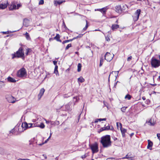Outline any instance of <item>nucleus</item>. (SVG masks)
<instances>
[{"label":"nucleus","instance_id":"nucleus-1","mask_svg":"<svg viewBox=\"0 0 160 160\" xmlns=\"http://www.w3.org/2000/svg\"><path fill=\"white\" fill-rule=\"evenodd\" d=\"M101 143L104 148H107L111 145L110 136L106 135L101 137Z\"/></svg>","mask_w":160,"mask_h":160},{"label":"nucleus","instance_id":"nucleus-2","mask_svg":"<svg viewBox=\"0 0 160 160\" xmlns=\"http://www.w3.org/2000/svg\"><path fill=\"white\" fill-rule=\"evenodd\" d=\"M17 75L19 78H25L27 76L26 69L23 68L20 69L17 72Z\"/></svg>","mask_w":160,"mask_h":160},{"label":"nucleus","instance_id":"nucleus-3","mask_svg":"<svg viewBox=\"0 0 160 160\" xmlns=\"http://www.w3.org/2000/svg\"><path fill=\"white\" fill-rule=\"evenodd\" d=\"M24 54L23 52L22 48H20L15 54H12V58L13 59L15 57L22 58H24Z\"/></svg>","mask_w":160,"mask_h":160},{"label":"nucleus","instance_id":"nucleus-4","mask_svg":"<svg viewBox=\"0 0 160 160\" xmlns=\"http://www.w3.org/2000/svg\"><path fill=\"white\" fill-rule=\"evenodd\" d=\"M151 64L152 67L157 68L160 66V61L154 58H152L151 59Z\"/></svg>","mask_w":160,"mask_h":160},{"label":"nucleus","instance_id":"nucleus-5","mask_svg":"<svg viewBox=\"0 0 160 160\" xmlns=\"http://www.w3.org/2000/svg\"><path fill=\"white\" fill-rule=\"evenodd\" d=\"M114 54L107 52L104 55V59L108 62H110L113 58Z\"/></svg>","mask_w":160,"mask_h":160},{"label":"nucleus","instance_id":"nucleus-6","mask_svg":"<svg viewBox=\"0 0 160 160\" xmlns=\"http://www.w3.org/2000/svg\"><path fill=\"white\" fill-rule=\"evenodd\" d=\"M8 5V1L4 0L0 2V9H4L6 8Z\"/></svg>","mask_w":160,"mask_h":160},{"label":"nucleus","instance_id":"nucleus-7","mask_svg":"<svg viewBox=\"0 0 160 160\" xmlns=\"http://www.w3.org/2000/svg\"><path fill=\"white\" fill-rule=\"evenodd\" d=\"M141 10L140 9H138L135 12L133 16V19L134 21H137L139 18V15L141 13Z\"/></svg>","mask_w":160,"mask_h":160},{"label":"nucleus","instance_id":"nucleus-8","mask_svg":"<svg viewBox=\"0 0 160 160\" xmlns=\"http://www.w3.org/2000/svg\"><path fill=\"white\" fill-rule=\"evenodd\" d=\"M90 146L93 153H96L98 152V147L97 144L91 145Z\"/></svg>","mask_w":160,"mask_h":160},{"label":"nucleus","instance_id":"nucleus-9","mask_svg":"<svg viewBox=\"0 0 160 160\" xmlns=\"http://www.w3.org/2000/svg\"><path fill=\"white\" fill-rule=\"evenodd\" d=\"M120 127V128L121 130L122 136L123 137H125V133L127 131V130L125 128H122V124L121 123H119Z\"/></svg>","mask_w":160,"mask_h":160},{"label":"nucleus","instance_id":"nucleus-10","mask_svg":"<svg viewBox=\"0 0 160 160\" xmlns=\"http://www.w3.org/2000/svg\"><path fill=\"white\" fill-rule=\"evenodd\" d=\"M45 91V90L44 88H41L39 93V94L38 95V100H40L43 96L44 92Z\"/></svg>","mask_w":160,"mask_h":160},{"label":"nucleus","instance_id":"nucleus-11","mask_svg":"<svg viewBox=\"0 0 160 160\" xmlns=\"http://www.w3.org/2000/svg\"><path fill=\"white\" fill-rule=\"evenodd\" d=\"M28 123L26 122L22 123V131H23L28 128Z\"/></svg>","mask_w":160,"mask_h":160},{"label":"nucleus","instance_id":"nucleus-12","mask_svg":"<svg viewBox=\"0 0 160 160\" xmlns=\"http://www.w3.org/2000/svg\"><path fill=\"white\" fill-rule=\"evenodd\" d=\"M148 145L147 147V148L148 149H149L150 150H151L152 149V146L153 143L150 140H148Z\"/></svg>","mask_w":160,"mask_h":160},{"label":"nucleus","instance_id":"nucleus-13","mask_svg":"<svg viewBox=\"0 0 160 160\" xmlns=\"http://www.w3.org/2000/svg\"><path fill=\"white\" fill-rule=\"evenodd\" d=\"M146 123H148L149 125L154 126L155 125V122L153 121L152 122L151 119H149L148 120H147Z\"/></svg>","mask_w":160,"mask_h":160},{"label":"nucleus","instance_id":"nucleus-14","mask_svg":"<svg viewBox=\"0 0 160 160\" xmlns=\"http://www.w3.org/2000/svg\"><path fill=\"white\" fill-rule=\"evenodd\" d=\"M29 20L27 19H24L23 20V25L27 27L29 25Z\"/></svg>","mask_w":160,"mask_h":160},{"label":"nucleus","instance_id":"nucleus-15","mask_svg":"<svg viewBox=\"0 0 160 160\" xmlns=\"http://www.w3.org/2000/svg\"><path fill=\"white\" fill-rule=\"evenodd\" d=\"M7 80L8 81L11 82H15L16 81L14 78L10 77H9L8 78Z\"/></svg>","mask_w":160,"mask_h":160},{"label":"nucleus","instance_id":"nucleus-16","mask_svg":"<svg viewBox=\"0 0 160 160\" xmlns=\"http://www.w3.org/2000/svg\"><path fill=\"white\" fill-rule=\"evenodd\" d=\"M65 2V1H59L57 0H55L54 1V5L55 6H57V4L60 5L63 2Z\"/></svg>","mask_w":160,"mask_h":160},{"label":"nucleus","instance_id":"nucleus-17","mask_svg":"<svg viewBox=\"0 0 160 160\" xmlns=\"http://www.w3.org/2000/svg\"><path fill=\"white\" fill-rule=\"evenodd\" d=\"M58 66L57 65H56L54 68V73L56 74L57 76H58L59 75L58 72Z\"/></svg>","mask_w":160,"mask_h":160},{"label":"nucleus","instance_id":"nucleus-18","mask_svg":"<svg viewBox=\"0 0 160 160\" xmlns=\"http://www.w3.org/2000/svg\"><path fill=\"white\" fill-rule=\"evenodd\" d=\"M71 104V103L70 102H69L67 104L65 105V110L68 111L69 110H70L71 108L70 107V105Z\"/></svg>","mask_w":160,"mask_h":160},{"label":"nucleus","instance_id":"nucleus-19","mask_svg":"<svg viewBox=\"0 0 160 160\" xmlns=\"http://www.w3.org/2000/svg\"><path fill=\"white\" fill-rule=\"evenodd\" d=\"M60 38V35L58 34H57L56 36L54 38V39L56 40L57 41L61 42V40L59 39Z\"/></svg>","mask_w":160,"mask_h":160},{"label":"nucleus","instance_id":"nucleus-20","mask_svg":"<svg viewBox=\"0 0 160 160\" xmlns=\"http://www.w3.org/2000/svg\"><path fill=\"white\" fill-rule=\"evenodd\" d=\"M119 26L118 24H113L112 25V29L114 30L115 29L118 28Z\"/></svg>","mask_w":160,"mask_h":160},{"label":"nucleus","instance_id":"nucleus-21","mask_svg":"<svg viewBox=\"0 0 160 160\" xmlns=\"http://www.w3.org/2000/svg\"><path fill=\"white\" fill-rule=\"evenodd\" d=\"M97 10L99 11L102 12H103V14L105 13L106 11V9L105 8H102L101 9H97Z\"/></svg>","mask_w":160,"mask_h":160},{"label":"nucleus","instance_id":"nucleus-22","mask_svg":"<svg viewBox=\"0 0 160 160\" xmlns=\"http://www.w3.org/2000/svg\"><path fill=\"white\" fill-rule=\"evenodd\" d=\"M110 129V126H107V127L102 128L100 129V131H102L105 130H108Z\"/></svg>","mask_w":160,"mask_h":160},{"label":"nucleus","instance_id":"nucleus-23","mask_svg":"<svg viewBox=\"0 0 160 160\" xmlns=\"http://www.w3.org/2000/svg\"><path fill=\"white\" fill-rule=\"evenodd\" d=\"M11 9H16V5L14 3H12L10 7Z\"/></svg>","mask_w":160,"mask_h":160},{"label":"nucleus","instance_id":"nucleus-24","mask_svg":"<svg viewBox=\"0 0 160 160\" xmlns=\"http://www.w3.org/2000/svg\"><path fill=\"white\" fill-rule=\"evenodd\" d=\"M85 81V79L82 77H80L78 78V81L80 82H82Z\"/></svg>","mask_w":160,"mask_h":160},{"label":"nucleus","instance_id":"nucleus-25","mask_svg":"<svg viewBox=\"0 0 160 160\" xmlns=\"http://www.w3.org/2000/svg\"><path fill=\"white\" fill-rule=\"evenodd\" d=\"M25 36L26 39L28 40H30L31 38L29 36V34H28V32H26L25 33Z\"/></svg>","mask_w":160,"mask_h":160},{"label":"nucleus","instance_id":"nucleus-26","mask_svg":"<svg viewBox=\"0 0 160 160\" xmlns=\"http://www.w3.org/2000/svg\"><path fill=\"white\" fill-rule=\"evenodd\" d=\"M81 64L79 63L78 64V72H79L81 70Z\"/></svg>","mask_w":160,"mask_h":160},{"label":"nucleus","instance_id":"nucleus-27","mask_svg":"<svg viewBox=\"0 0 160 160\" xmlns=\"http://www.w3.org/2000/svg\"><path fill=\"white\" fill-rule=\"evenodd\" d=\"M37 127H40L41 128H43L45 127V125L43 123H41L40 125H38Z\"/></svg>","mask_w":160,"mask_h":160},{"label":"nucleus","instance_id":"nucleus-28","mask_svg":"<svg viewBox=\"0 0 160 160\" xmlns=\"http://www.w3.org/2000/svg\"><path fill=\"white\" fill-rule=\"evenodd\" d=\"M31 51V49L30 48H27L26 49V52L25 53V54L26 56L28 55L29 53Z\"/></svg>","mask_w":160,"mask_h":160},{"label":"nucleus","instance_id":"nucleus-29","mask_svg":"<svg viewBox=\"0 0 160 160\" xmlns=\"http://www.w3.org/2000/svg\"><path fill=\"white\" fill-rule=\"evenodd\" d=\"M71 95L70 93H68L67 94H65L63 95V97L64 98H67L69 97Z\"/></svg>","mask_w":160,"mask_h":160},{"label":"nucleus","instance_id":"nucleus-30","mask_svg":"<svg viewBox=\"0 0 160 160\" xmlns=\"http://www.w3.org/2000/svg\"><path fill=\"white\" fill-rule=\"evenodd\" d=\"M131 97L129 94L127 95L125 97V98H127L128 100H130L131 99Z\"/></svg>","mask_w":160,"mask_h":160},{"label":"nucleus","instance_id":"nucleus-31","mask_svg":"<svg viewBox=\"0 0 160 160\" xmlns=\"http://www.w3.org/2000/svg\"><path fill=\"white\" fill-rule=\"evenodd\" d=\"M72 41V40H71V39H69V40H65L64 41H63L62 42V43L63 44L66 43H67V42H71V41Z\"/></svg>","mask_w":160,"mask_h":160},{"label":"nucleus","instance_id":"nucleus-32","mask_svg":"<svg viewBox=\"0 0 160 160\" xmlns=\"http://www.w3.org/2000/svg\"><path fill=\"white\" fill-rule=\"evenodd\" d=\"M72 45L71 44H68L65 48L66 50H68L69 48L71 47Z\"/></svg>","mask_w":160,"mask_h":160},{"label":"nucleus","instance_id":"nucleus-33","mask_svg":"<svg viewBox=\"0 0 160 160\" xmlns=\"http://www.w3.org/2000/svg\"><path fill=\"white\" fill-rule=\"evenodd\" d=\"M44 120H45V121H46V123L47 124H49V122H50V123H51V124H53V123H52V121H47V120L45 119H44Z\"/></svg>","mask_w":160,"mask_h":160},{"label":"nucleus","instance_id":"nucleus-34","mask_svg":"<svg viewBox=\"0 0 160 160\" xmlns=\"http://www.w3.org/2000/svg\"><path fill=\"white\" fill-rule=\"evenodd\" d=\"M28 125L27 126L28 128H32V127L33 123H30L28 124Z\"/></svg>","mask_w":160,"mask_h":160},{"label":"nucleus","instance_id":"nucleus-35","mask_svg":"<svg viewBox=\"0 0 160 160\" xmlns=\"http://www.w3.org/2000/svg\"><path fill=\"white\" fill-rule=\"evenodd\" d=\"M43 0H40L39 1L38 4L39 5H42L44 3Z\"/></svg>","mask_w":160,"mask_h":160},{"label":"nucleus","instance_id":"nucleus-36","mask_svg":"<svg viewBox=\"0 0 160 160\" xmlns=\"http://www.w3.org/2000/svg\"><path fill=\"white\" fill-rule=\"evenodd\" d=\"M15 131V129L14 128L12 129L11 130L9 131V133L10 134L11 133H12V134H13V133H14Z\"/></svg>","mask_w":160,"mask_h":160},{"label":"nucleus","instance_id":"nucleus-37","mask_svg":"<svg viewBox=\"0 0 160 160\" xmlns=\"http://www.w3.org/2000/svg\"><path fill=\"white\" fill-rule=\"evenodd\" d=\"M126 108H125V107H122L121 108V110L123 112H125L126 110Z\"/></svg>","mask_w":160,"mask_h":160},{"label":"nucleus","instance_id":"nucleus-38","mask_svg":"<svg viewBox=\"0 0 160 160\" xmlns=\"http://www.w3.org/2000/svg\"><path fill=\"white\" fill-rule=\"evenodd\" d=\"M114 73L115 74H117V76L119 73V71H112V73Z\"/></svg>","mask_w":160,"mask_h":160},{"label":"nucleus","instance_id":"nucleus-39","mask_svg":"<svg viewBox=\"0 0 160 160\" xmlns=\"http://www.w3.org/2000/svg\"><path fill=\"white\" fill-rule=\"evenodd\" d=\"M88 156L87 154H85L84 155H82L81 156V158H82L83 159L85 158L86 157H87Z\"/></svg>","mask_w":160,"mask_h":160},{"label":"nucleus","instance_id":"nucleus-40","mask_svg":"<svg viewBox=\"0 0 160 160\" xmlns=\"http://www.w3.org/2000/svg\"><path fill=\"white\" fill-rule=\"evenodd\" d=\"M98 120H99V121L101 122L102 121H106V118H99V119H98Z\"/></svg>","mask_w":160,"mask_h":160},{"label":"nucleus","instance_id":"nucleus-41","mask_svg":"<svg viewBox=\"0 0 160 160\" xmlns=\"http://www.w3.org/2000/svg\"><path fill=\"white\" fill-rule=\"evenodd\" d=\"M132 56H130L129 57H128V58L127 61L128 62L130 61L132 59Z\"/></svg>","mask_w":160,"mask_h":160},{"label":"nucleus","instance_id":"nucleus-42","mask_svg":"<svg viewBox=\"0 0 160 160\" xmlns=\"http://www.w3.org/2000/svg\"><path fill=\"white\" fill-rule=\"evenodd\" d=\"M105 39L107 41H109L110 40L108 36L105 37Z\"/></svg>","mask_w":160,"mask_h":160},{"label":"nucleus","instance_id":"nucleus-43","mask_svg":"<svg viewBox=\"0 0 160 160\" xmlns=\"http://www.w3.org/2000/svg\"><path fill=\"white\" fill-rule=\"evenodd\" d=\"M21 7V4H18L16 6V8L17 9H18L20 7Z\"/></svg>","mask_w":160,"mask_h":160},{"label":"nucleus","instance_id":"nucleus-44","mask_svg":"<svg viewBox=\"0 0 160 160\" xmlns=\"http://www.w3.org/2000/svg\"><path fill=\"white\" fill-rule=\"evenodd\" d=\"M104 61L103 57H101L100 58V62H103Z\"/></svg>","mask_w":160,"mask_h":160},{"label":"nucleus","instance_id":"nucleus-45","mask_svg":"<svg viewBox=\"0 0 160 160\" xmlns=\"http://www.w3.org/2000/svg\"><path fill=\"white\" fill-rule=\"evenodd\" d=\"M2 33H3V34H9V31H7V32H2Z\"/></svg>","mask_w":160,"mask_h":160},{"label":"nucleus","instance_id":"nucleus-46","mask_svg":"<svg viewBox=\"0 0 160 160\" xmlns=\"http://www.w3.org/2000/svg\"><path fill=\"white\" fill-rule=\"evenodd\" d=\"M157 136L159 140L160 141V134L158 133L157 134Z\"/></svg>","mask_w":160,"mask_h":160},{"label":"nucleus","instance_id":"nucleus-47","mask_svg":"<svg viewBox=\"0 0 160 160\" xmlns=\"http://www.w3.org/2000/svg\"><path fill=\"white\" fill-rule=\"evenodd\" d=\"M2 83V82L1 81L0 82V88H1L2 87V86H4L5 85L3 84V85H2L1 84V83Z\"/></svg>","mask_w":160,"mask_h":160},{"label":"nucleus","instance_id":"nucleus-48","mask_svg":"<svg viewBox=\"0 0 160 160\" xmlns=\"http://www.w3.org/2000/svg\"><path fill=\"white\" fill-rule=\"evenodd\" d=\"M83 35V34H80L77 37V38H81L82 36Z\"/></svg>","mask_w":160,"mask_h":160},{"label":"nucleus","instance_id":"nucleus-49","mask_svg":"<svg viewBox=\"0 0 160 160\" xmlns=\"http://www.w3.org/2000/svg\"><path fill=\"white\" fill-rule=\"evenodd\" d=\"M119 123H120V122H117V126L118 128L119 127V126L120 127Z\"/></svg>","mask_w":160,"mask_h":160},{"label":"nucleus","instance_id":"nucleus-50","mask_svg":"<svg viewBox=\"0 0 160 160\" xmlns=\"http://www.w3.org/2000/svg\"><path fill=\"white\" fill-rule=\"evenodd\" d=\"M57 61H53V63L54 64V65H55V66L57 65H56L57 64Z\"/></svg>","mask_w":160,"mask_h":160},{"label":"nucleus","instance_id":"nucleus-51","mask_svg":"<svg viewBox=\"0 0 160 160\" xmlns=\"http://www.w3.org/2000/svg\"><path fill=\"white\" fill-rule=\"evenodd\" d=\"M129 157H128V155H127L125 157L122 158V159H125V158H128Z\"/></svg>","mask_w":160,"mask_h":160},{"label":"nucleus","instance_id":"nucleus-52","mask_svg":"<svg viewBox=\"0 0 160 160\" xmlns=\"http://www.w3.org/2000/svg\"><path fill=\"white\" fill-rule=\"evenodd\" d=\"M86 25L85 26V27L86 28H88V21L87 20H86Z\"/></svg>","mask_w":160,"mask_h":160},{"label":"nucleus","instance_id":"nucleus-53","mask_svg":"<svg viewBox=\"0 0 160 160\" xmlns=\"http://www.w3.org/2000/svg\"><path fill=\"white\" fill-rule=\"evenodd\" d=\"M37 126H38V125H36V124L33 123V125H32V127H37Z\"/></svg>","mask_w":160,"mask_h":160},{"label":"nucleus","instance_id":"nucleus-54","mask_svg":"<svg viewBox=\"0 0 160 160\" xmlns=\"http://www.w3.org/2000/svg\"><path fill=\"white\" fill-rule=\"evenodd\" d=\"M102 64H103V62H100L99 66L100 67L102 65Z\"/></svg>","mask_w":160,"mask_h":160},{"label":"nucleus","instance_id":"nucleus-55","mask_svg":"<svg viewBox=\"0 0 160 160\" xmlns=\"http://www.w3.org/2000/svg\"><path fill=\"white\" fill-rule=\"evenodd\" d=\"M78 98L77 97H76V98H75V97H74L73 98V99H75L76 100V102H77V100H78Z\"/></svg>","mask_w":160,"mask_h":160},{"label":"nucleus","instance_id":"nucleus-56","mask_svg":"<svg viewBox=\"0 0 160 160\" xmlns=\"http://www.w3.org/2000/svg\"><path fill=\"white\" fill-rule=\"evenodd\" d=\"M99 121V120H98V119H96L95 121V123H96V122H98V121Z\"/></svg>","mask_w":160,"mask_h":160},{"label":"nucleus","instance_id":"nucleus-57","mask_svg":"<svg viewBox=\"0 0 160 160\" xmlns=\"http://www.w3.org/2000/svg\"><path fill=\"white\" fill-rule=\"evenodd\" d=\"M142 98L143 100H145L146 99V98L145 97H142Z\"/></svg>","mask_w":160,"mask_h":160},{"label":"nucleus","instance_id":"nucleus-58","mask_svg":"<svg viewBox=\"0 0 160 160\" xmlns=\"http://www.w3.org/2000/svg\"><path fill=\"white\" fill-rule=\"evenodd\" d=\"M77 38V37H76L73 38L72 39H71V40H72V41L73 40L76 39Z\"/></svg>","mask_w":160,"mask_h":160},{"label":"nucleus","instance_id":"nucleus-59","mask_svg":"<svg viewBox=\"0 0 160 160\" xmlns=\"http://www.w3.org/2000/svg\"><path fill=\"white\" fill-rule=\"evenodd\" d=\"M25 159L19 158L18 159V160H25Z\"/></svg>","mask_w":160,"mask_h":160},{"label":"nucleus","instance_id":"nucleus-60","mask_svg":"<svg viewBox=\"0 0 160 160\" xmlns=\"http://www.w3.org/2000/svg\"><path fill=\"white\" fill-rule=\"evenodd\" d=\"M43 156L44 157V158L45 159L47 158V156L46 155L43 154Z\"/></svg>","mask_w":160,"mask_h":160},{"label":"nucleus","instance_id":"nucleus-61","mask_svg":"<svg viewBox=\"0 0 160 160\" xmlns=\"http://www.w3.org/2000/svg\"><path fill=\"white\" fill-rule=\"evenodd\" d=\"M51 137L50 136H49V137H48V138L47 139V141H48L49 139H50Z\"/></svg>","mask_w":160,"mask_h":160},{"label":"nucleus","instance_id":"nucleus-62","mask_svg":"<svg viewBox=\"0 0 160 160\" xmlns=\"http://www.w3.org/2000/svg\"><path fill=\"white\" fill-rule=\"evenodd\" d=\"M53 40V39L52 38H49V41H52V40Z\"/></svg>","mask_w":160,"mask_h":160},{"label":"nucleus","instance_id":"nucleus-63","mask_svg":"<svg viewBox=\"0 0 160 160\" xmlns=\"http://www.w3.org/2000/svg\"><path fill=\"white\" fill-rule=\"evenodd\" d=\"M87 29V28H86L85 27L83 28V30H86V29Z\"/></svg>","mask_w":160,"mask_h":160},{"label":"nucleus","instance_id":"nucleus-64","mask_svg":"<svg viewBox=\"0 0 160 160\" xmlns=\"http://www.w3.org/2000/svg\"><path fill=\"white\" fill-rule=\"evenodd\" d=\"M134 135V133H132L131 134H130V136L131 137H132L133 135Z\"/></svg>","mask_w":160,"mask_h":160}]
</instances>
